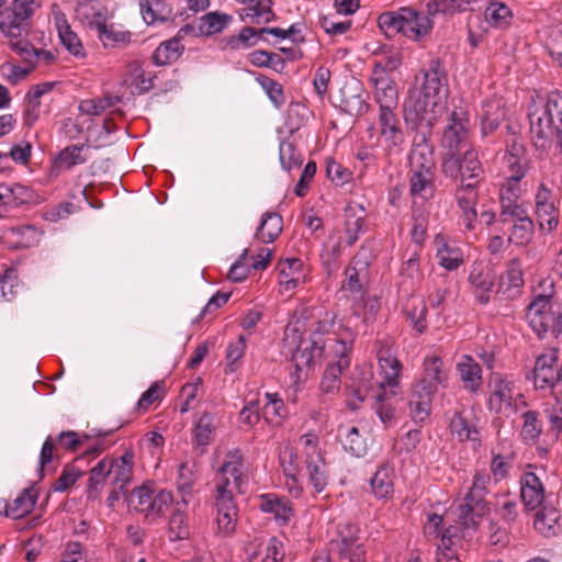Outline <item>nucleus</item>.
Wrapping results in <instances>:
<instances>
[{"mask_svg": "<svg viewBox=\"0 0 562 562\" xmlns=\"http://www.w3.org/2000/svg\"><path fill=\"white\" fill-rule=\"evenodd\" d=\"M560 515L555 507L542 505L541 509L537 513L533 526L538 532L544 537L557 535L559 529L558 521Z\"/></svg>", "mask_w": 562, "mask_h": 562, "instance_id": "nucleus-45", "label": "nucleus"}, {"mask_svg": "<svg viewBox=\"0 0 562 562\" xmlns=\"http://www.w3.org/2000/svg\"><path fill=\"white\" fill-rule=\"evenodd\" d=\"M378 24L387 37H393L401 33L414 41H419L427 36L432 27L431 21L427 15L406 7L400 8L396 11L381 13L378 18Z\"/></svg>", "mask_w": 562, "mask_h": 562, "instance_id": "nucleus-5", "label": "nucleus"}, {"mask_svg": "<svg viewBox=\"0 0 562 562\" xmlns=\"http://www.w3.org/2000/svg\"><path fill=\"white\" fill-rule=\"evenodd\" d=\"M529 132L533 146L553 155L562 154V94L554 90L528 105Z\"/></svg>", "mask_w": 562, "mask_h": 562, "instance_id": "nucleus-1", "label": "nucleus"}, {"mask_svg": "<svg viewBox=\"0 0 562 562\" xmlns=\"http://www.w3.org/2000/svg\"><path fill=\"white\" fill-rule=\"evenodd\" d=\"M304 265L299 258H286L281 260L278 265L279 270V284L285 291L295 289L304 281Z\"/></svg>", "mask_w": 562, "mask_h": 562, "instance_id": "nucleus-30", "label": "nucleus"}, {"mask_svg": "<svg viewBox=\"0 0 562 562\" xmlns=\"http://www.w3.org/2000/svg\"><path fill=\"white\" fill-rule=\"evenodd\" d=\"M403 311L411 321L412 327L419 334L427 328V307L424 299L418 295H412L403 306Z\"/></svg>", "mask_w": 562, "mask_h": 562, "instance_id": "nucleus-43", "label": "nucleus"}, {"mask_svg": "<svg viewBox=\"0 0 562 562\" xmlns=\"http://www.w3.org/2000/svg\"><path fill=\"white\" fill-rule=\"evenodd\" d=\"M526 317L532 330L539 338L552 336L558 338L562 334V312L553 311L552 304L541 300H532L528 305Z\"/></svg>", "mask_w": 562, "mask_h": 562, "instance_id": "nucleus-8", "label": "nucleus"}, {"mask_svg": "<svg viewBox=\"0 0 562 562\" xmlns=\"http://www.w3.org/2000/svg\"><path fill=\"white\" fill-rule=\"evenodd\" d=\"M457 371L465 390L477 393L482 389V369L472 357L463 356L457 364Z\"/></svg>", "mask_w": 562, "mask_h": 562, "instance_id": "nucleus-29", "label": "nucleus"}, {"mask_svg": "<svg viewBox=\"0 0 562 562\" xmlns=\"http://www.w3.org/2000/svg\"><path fill=\"white\" fill-rule=\"evenodd\" d=\"M311 317L314 318L310 325L311 339H322L321 336L328 334L334 326L335 315L323 307L312 308Z\"/></svg>", "mask_w": 562, "mask_h": 562, "instance_id": "nucleus-52", "label": "nucleus"}, {"mask_svg": "<svg viewBox=\"0 0 562 562\" xmlns=\"http://www.w3.org/2000/svg\"><path fill=\"white\" fill-rule=\"evenodd\" d=\"M241 467V451L239 449L228 451L217 474L216 495L233 494L232 490H229L232 484L229 476L233 477L234 486L237 490H240V484L243 481Z\"/></svg>", "mask_w": 562, "mask_h": 562, "instance_id": "nucleus-14", "label": "nucleus"}, {"mask_svg": "<svg viewBox=\"0 0 562 562\" xmlns=\"http://www.w3.org/2000/svg\"><path fill=\"white\" fill-rule=\"evenodd\" d=\"M520 497L528 510H533L543 504L544 487L533 472H525L520 477Z\"/></svg>", "mask_w": 562, "mask_h": 562, "instance_id": "nucleus-23", "label": "nucleus"}, {"mask_svg": "<svg viewBox=\"0 0 562 562\" xmlns=\"http://www.w3.org/2000/svg\"><path fill=\"white\" fill-rule=\"evenodd\" d=\"M122 101L120 95H106L100 99H88L81 101L79 110L87 115H100L106 109L112 108Z\"/></svg>", "mask_w": 562, "mask_h": 562, "instance_id": "nucleus-57", "label": "nucleus"}, {"mask_svg": "<svg viewBox=\"0 0 562 562\" xmlns=\"http://www.w3.org/2000/svg\"><path fill=\"white\" fill-rule=\"evenodd\" d=\"M460 159L462 167L461 183L475 182L476 187L484 172L477 153L473 149H467Z\"/></svg>", "mask_w": 562, "mask_h": 562, "instance_id": "nucleus-48", "label": "nucleus"}, {"mask_svg": "<svg viewBox=\"0 0 562 562\" xmlns=\"http://www.w3.org/2000/svg\"><path fill=\"white\" fill-rule=\"evenodd\" d=\"M41 7V0H13L0 21L1 33L10 40L11 49L16 52L25 60L37 55V52L29 41L22 38L25 22Z\"/></svg>", "mask_w": 562, "mask_h": 562, "instance_id": "nucleus-4", "label": "nucleus"}, {"mask_svg": "<svg viewBox=\"0 0 562 562\" xmlns=\"http://www.w3.org/2000/svg\"><path fill=\"white\" fill-rule=\"evenodd\" d=\"M446 86L447 75L445 67L438 58H434L429 61L428 69L424 71V82L418 92L440 103L441 93Z\"/></svg>", "mask_w": 562, "mask_h": 562, "instance_id": "nucleus-17", "label": "nucleus"}, {"mask_svg": "<svg viewBox=\"0 0 562 562\" xmlns=\"http://www.w3.org/2000/svg\"><path fill=\"white\" fill-rule=\"evenodd\" d=\"M42 233L33 225H19L8 231V238L14 247L29 248L38 244Z\"/></svg>", "mask_w": 562, "mask_h": 562, "instance_id": "nucleus-47", "label": "nucleus"}, {"mask_svg": "<svg viewBox=\"0 0 562 562\" xmlns=\"http://www.w3.org/2000/svg\"><path fill=\"white\" fill-rule=\"evenodd\" d=\"M524 425L521 428V438L525 442H536L542 432V420L540 413L536 411H527L522 414Z\"/></svg>", "mask_w": 562, "mask_h": 562, "instance_id": "nucleus-54", "label": "nucleus"}, {"mask_svg": "<svg viewBox=\"0 0 562 562\" xmlns=\"http://www.w3.org/2000/svg\"><path fill=\"white\" fill-rule=\"evenodd\" d=\"M189 536L188 518L180 509H176L169 520V539L171 541H178L188 539Z\"/></svg>", "mask_w": 562, "mask_h": 562, "instance_id": "nucleus-60", "label": "nucleus"}, {"mask_svg": "<svg viewBox=\"0 0 562 562\" xmlns=\"http://www.w3.org/2000/svg\"><path fill=\"white\" fill-rule=\"evenodd\" d=\"M329 342L327 341V347ZM326 344L323 339H310L308 341H301L296 350L293 352L291 362L294 371L290 373L292 385H297L300 381V373L304 369H308L316 359L321 358Z\"/></svg>", "mask_w": 562, "mask_h": 562, "instance_id": "nucleus-13", "label": "nucleus"}, {"mask_svg": "<svg viewBox=\"0 0 562 562\" xmlns=\"http://www.w3.org/2000/svg\"><path fill=\"white\" fill-rule=\"evenodd\" d=\"M247 4L239 12V16L244 22L251 24L268 23L274 18L271 9V0H237Z\"/></svg>", "mask_w": 562, "mask_h": 562, "instance_id": "nucleus-28", "label": "nucleus"}, {"mask_svg": "<svg viewBox=\"0 0 562 562\" xmlns=\"http://www.w3.org/2000/svg\"><path fill=\"white\" fill-rule=\"evenodd\" d=\"M488 387L490 411L497 414H509L514 411L516 397H520L521 394L515 392L513 381H509L499 373H495L490 380Z\"/></svg>", "mask_w": 562, "mask_h": 562, "instance_id": "nucleus-12", "label": "nucleus"}, {"mask_svg": "<svg viewBox=\"0 0 562 562\" xmlns=\"http://www.w3.org/2000/svg\"><path fill=\"white\" fill-rule=\"evenodd\" d=\"M379 372L382 376L381 380L373 379V371L371 367H357L355 375L346 387L359 401L363 402L378 392H384L390 389L392 395H396V389L400 385V376L403 366L394 355L392 348L387 345L380 342L378 349Z\"/></svg>", "mask_w": 562, "mask_h": 562, "instance_id": "nucleus-2", "label": "nucleus"}, {"mask_svg": "<svg viewBox=\"0 0 562 562\" xmlns=\"http://www.w3.org/2000/svg\"><path fill=\"white\" fill-rule=\"evenodd\" d=\"M475 182L460 183L454 192V198L458 203V206L461 209L463 213V224L469 231L474 229L477 218V213L475 210Z\"/></svg>", "mask_w": 562, "mask_h": 562, "instance_id": "nucleus-19", "label": "nucleus"}, {"mask_svg": "<svg viewBox=\"0 0 562 562\" xmlns=\"http://www.w3.org/2000/svg\"><path fill=\"white\" fill-rule=\"evenodd\" d=\"M438 108H440V103L437 100L414 91L403 103L404 120L415 127L425 124L428 128H431L436 121Z\"/></svg>", "mask_w": 562, "mask_h": 562, "instance_id": "nucleus-10", "label": "nucleus"}, {"mask_svg": "<svg viewBox=\"0 0 562 562\" xmlns=\"http://www.w3.org/2000/svg\"><path fill=\"white\" fill-rule=\"evenodd\" d=\"M142 14L147 24H153L168 20L170 10L162 0H147L142 5Z\"/></svg>", "mask_w": 562, "mask_h": 562, "instance_id": "nucleus-58", "label": "nucleus"}, {"mask_svg": "<svg viewBox=\"0 0 562 562\" xmlns=\"http://www.w3.org/2000/svg\"><path fill=\"white\" fill-rule=\"evenodd\" d=\"M338 554L347 562H367L364 546L352 538L342 537Z\"/></svg>", "mask_w": 562, "mask_h": 562, "instance_id": "nucleus-56", "label": "nucleus"}, {"mask_svg": "<svg viewBox=\"0 0 562 562\" xmlns=\"http://www.w3.org/2000/svg\"><path fill=\"white\" fill-rule=\"evenodd\" d=\"M390 389L384 392H378L373 395L372 407L379 416L382 424L386 427L391 426L395 419V408L391 403Z\"/></svg>", "mask_w": 562, "mask_h": 562, "instance_id": "nucleus-53", "label": "nucleus"}, {"mask_svg": "<svg viewBox=\"0 0 562 562\" xmlns=\"http://www.w3.org/2000/svg\"><path fill=\"white\" fill-rule=\"evenodd\" d=\"M153 491L147 486H140L130 495L128 505L136 512L144 513L146 517H149L150 503H151Z\"/></svg>", "mask_w": 562, "mask_h": 562, "instance_id": "nucleus-63", "label": "nucleus"}, {"mask_svg": "<svg viewBox=\"0 0 562 562\" xmlns=\"http://www.w3.org/2000/svg\"><path fill=\"white\" fill-rule=\"evenodd\" d=\"M75 16L82 24L97 29L106 21V10L97 0H80L75 9Z\"/></svg>", "mask_w": 562, "mask_h": 562, "instance_id": "nucleus-32", "label": "nucleus"}, {"mask_svg": "<svg viewBox=\"0 0 562 562\" xmlns=\"http://www.w3.org/2000/svg\"><path fill=\"white\" fill-rule=\"evenodd\" d=\"M370 82L374 87V100L379 109L397 108L398 92L391 77H371Z\"/></svg>", "mask_w": 562, "mask_h": 562, "instance_id": "nucleus-27", "label": "nucleus"}, {"mask_svg": "<svg viewBox=\"0 0 562 562\" xmlns=\"http://www.w3.org/2000/svg\"><path fill=\"white\" fill-rule=\"evenodd\" d=\"M328 342L331 361L325 369L319 389L325 394H336L340 390V375L350 367L352 340L329 338Z\"/></svg>", "mask_w": 562, "mask_h": 562, "instance_id": "nucleus-7", "label": "nucleus"}, {"mask_svg": "<svg viewBox=\"0 0 562 562\" xmlns=\"http://www.w3.org/2000/svg\"><path fill=\"white\" fill-rule=\"evenodd\" d=\"M86 145H70L64 148L57 157V166L59 168L70 169L76 165H81L87 161V158L81 155Z\"/></svg>", "mask_w": 562, "mask_h": 562, "instance_id": "nucleus-59", "label": "nucleus"}, {"mask_svg": "<svg viewBox=\"0 0 562 562\" xmlns=\"http://www.w3.org/2000/svg\"><path fill=\"white\" fill-rule=\"evenodd\" d=\"M0 198L2 206L18 207L31 202L34 198V192L32 189L19 183H0Z\"/></svg>", "mask_w": 562, "mask_h": 562, "instance_id": "nucleus-37", "label": "nucleus"}, {"mask_svg": "<svg viewBox=\"0 0 562 562\" xmlns=\"http://www.w3.org/2000/svg\"><path fill=\"white\" fill-rule=\"evenodd\" d=\"M503 160L507 172L506 178L521 180L529 169L530 159L525 146L520 143L512 144Z\"/></svg>", "mask_w": 562, "mask_h": 562, "instance_id": "nucleus-24", "label": "nucleus"}, {"mask_svg": "<svg viewBox=\"0 0 562 562\" xmlns=\"http://www.w3.org/2000/svg\"><path fill=\"white\" fill-rule=\"evenodd\" d=\"M358 212L355 207L348 206L345 218L346 244L352 246L359 239V236L366 232L364 209L358 205Z\"/></svg>", "mask_w": 562, "mask_h": 562, "instance_id": "nucleus-38", "label": "nucleus"}, {"mask_svg": "<svg viewBox=\"0 0 562 562\" xmlns=\"http://www.w3.org/2000/svg\"><path fill=\"white\" fill-rule=\"evenodd\" d=\"M535 206L539 228L546 233L552 232L558 225L559 213L554 207L551 190L543 183L538 188Z\"/></svg>", "mask_w": 562, "mask_h": 562, "instance_id": "nucleus-15", "label": "nucleus"}, {"mask_svg": "<svg viewBox=\"0 0 562 562\" xmlns=\"http://www.w3.org/2000/svg\"><path fill=\"white\" fill-rule=\"evenodd\" d=\"M371 491L376 498L386 499L392 497L393 469L387 463H382L370 480Z\"/></svg>", "mask_w": 562, "mask_h": 562, "instance_id": "nucleus-36", "label": "nucleus"}, {"mask_svg": "<svg viewBox=\"0 0 562 562\" xmlns=\"http://www.w3.org/2000/svg\"><path fill=\"white\" fill-rule=\"evenodd\" d=\"M112 474V467L109 459H102L90 471L88 487L90 492H99L104 485L105 479Z\"/></svg>", "mask_w": 562, "mask_h": 562, "instance_id": "nucleus-64", "label": "nucleus"}, {"mask_svg": "<svg viewBox=\"0 0 562 562\" xmlns=\"http://www.w3.org/2000/svg\"><path fill=\"white\" fill-rule=\"evenodd\" d=\"M402 64L401 54L397 50L389 49L374 60L371 77H390Z\"/></svg>", "mask_w": 562, "mask_h": 562, "instance_id": "nucleus-50", "label": "nucleus"}, {"mask_svg": "<svg viewBox=\"0 0 562 562\" xmlns=\"http://www.w3.org/2000/svg\"><path fill=\"white\" fill-rule=\"evenodd\" d=\"M447 380L448 374L441 358L436 355L427 356L423 363V374L411 390L408 406L414 422L422 423L429 416L432 397L439 386L446 385Z\"/></svg>", "mask_w": 562, "mask_h": 562, "instance_id": "nucleus-3", "label": "nucleus"}, {"mask_svg": "<svg viewBox=\"0 0 562 562\" xmlns=\"http://www.w3.org/2000/svg\"><path fill=\"white\" fill-rule=\"evenodd\" d=\"M409 192L413 196L429 200L435 193V172L408 171Z\"/></svg>", "mask_w": 562, "mask_h": 562, "instance_id": "nucleus-41", "label": "nucleus"}, {"mask_svg": "<svg viewBox=\"0 0 562 562\" xmlns=\"http://www.w3.org/2000/svg\"><path fill=\"white\" fill-rule=\"evenodd\" d=\"M282 216L276 212H266L261 217L255 238L261 243L274 241L282 232Z\"/></svg>", "mask_w": 562, "mask_h": 562, "instance_id": "nucleus-42", "label": "nucleus"}, {"mask_svg": "<svg viewBox=\"0 0 562 562\" xmlns=\"http://www.w3.org/2000/svg\"><path fill=\"white\" fill-rule=\"evenodd\" d=\"M532 235V220H522L521 222L512 225L508 243L515 244L517 246H525L531 240Z\"/></svg>", "mask_w": 562, "mask_h": 562, "instance_id": "nucleus-61", "label": "nucleus"}, {"mask_svg": "<svg viewBox=\"0 0 562 562\" xmlns=\"http://www.w3.org/2000/svg\"><path fill=\"white\" fill-rule=\"evenodd\" d=\"M260 509L265 513L273 514L276 521L279 525H286L293 516V509L290 501L286 498H280L272 494H266L260 496Z\"/></svg>", "mask_w": 562, "mask_h": 562, "instance_id": "nucleus-34", "label": "nucleus"}, {"mask_svg": "<svg viewBox=\"0 0 562 562\" xmlns=\"http://www.w3.org/2000/svg\"><path fill=\"white\" fill-rule=\"evenodd\" d=\"M484 18L490 26L505 29L510 24L513 13L505 3L494 1L485 8Z\"/></svg>", "mask_w": 562, "mask_h": 562, "instance_id": "nucleus-49", "label": "nucleus"}, {"mask_svg": "<svg viewBox=\"0 0 562 562\" xmlns=\"http://www.w3.org/2000/svg\"><path fill=\"white\" fill-rule=\"evenodd\" d=\"M470 120L463 110H453L448 114L447 125L441 134V147L445 153H460L469 145Z\"/></svg>", "mask_w": 562, "mask_h": 562, "instance_id": "nucleus-11", "label": "nucleus"}, {"mask_svg": "<svg viewBox=\"0 0 562 562\" xmlns=\"http://www.w3.org/2000/svg\"><path fill=\"white\" fill-rule=\"evenodd\" d=\"M342 254V237L339 232L331 233L324 243L321 254L322 262L328 271L336 268L337 261Z\"/></svg>", "mask_w": 562, "mask_h": 562, "instance_id": "nucleus-51", "label": "nucleus"}, {"mask_svg": "<svg viewBox=\"0 0 562 562\" xmlns=\"http://www.w3.org/2000/svg\"><path fill=\"white\" fill-rule=\"evenodd\" d=\"M396 108L379 109L380 133L387 143L389 148H397L404 143V134L400 119L395 114Z\"/></svg>", "mask_w": 562, "mask_h": 562, "instance_id": "nucleus-20", "label": "nucleus"}, {"mask_svg": "<svg viewBox=\"0 0 562 562\" xmlns=\"http://www.w3.org/2000/svg\"><path fill=\"white\" fill-rule=\"evenodd\" d=\"M342 447L355 457H362L367 452L366 439L356 426H341L338 430Z\"/></svg>", "mask_w": 562, "mask_h": 562, "instance_id": "nucleus-46", "label": "nucleus"}, {"mask_svg": "<svg viewBox=\"0 0 562 562\" xmlns=\"http://www.w3.org/2000/svg\"><path fill=\"white\" fill-rule=\"evenodd\" d=\"M97 36L105 48H116L126 46L131 42V32L123 31L114 24H108L104 21L97 29Z\"/></svg>", "mask_w": 562, "mask_h": 562, "instance_id": "nucleus-39", "label": "nucleus"}, {"mask_svg": "<svg viewBox=\"0 0 562 562\" xmlns=\"http://www.w3.org/2000/svg\"><path fill=\"white\" fill-rule=\"evenodd\" d=\"M495 277L492 271L481 263H474L469 273V282L474 289L476 301L486 305L490 302V293L494 286Z\"/></svg>", "mask_w": 562, "mask_h": 562, "instance_id": "nucleus-21", "label": "nucleus"}, {"mask_svg": "<svg viewBox=\"0 0 562 562\" xmlns=\"http://www.w3.org/2000/svg\"><path fill=\"white\" fill-rule=\"evenodd\" d=\"M194 29L186 25L179 30L176 36L159 44L153 54V61L157 66L170 65L179 59L184 52V46L181 44L183 34L193 32Z\"/></svg>", "mask_w": 562, "mask_h": 562, "instance_id": "nucleus-18", "label": "nucleus"}, {"mask_svg": "<svg viewBox=\"0 0 562 562\" xmlns=\"http://www.w3.org/2000/svg\"><path fill=\"white\" fill-rule=\"evenodd\" d=\"M435 168L434 146L425 133L417 134L409 153V171L435 172Z\"/></svg>", "mask_w": 562, "mask_h": 562, "instance_id": "nucleus-16", "label": "nucleus"}, {"mask_svg": "<svg viewBox=\"0 0 562 562\" xmlns=\"http://www.w3.org/2000/svg\"><path fill=\"white\" fill-rule=\"evenodd\" d=\"M109 465L112 467V484L119 486L121 491H126V486L132 480L134 452L126 450L121 458L109 459Z\"/></svg>", "mask_w": 562, "mask_h": 562, "instance_id": "nucleus-33", "label": "nucleus"}, {"mask_svg": "<svg viewBox=\"0 0 562 562\" xmlns=\"http://www.w3.org/2000/svg\"><path fill=\"white\" fill-rule=\"evenodd\" d=\"M450 430L460 441H473L480 443V431L471 411L456 412L450 420Z\"/></svg>", "mask_w": 562, "mask_h": 562, "instance_id": "nucleus-26", "label": "nucleus"}, {"mask_svg": "<svg viewBox=\"0 0 562 562\" xmlns=\"http://www.w3.org/2000/svg\"><path fill=\"white\" fill-rule=\"evenodd\" d=\"M36 501L37 492L33 487L24 488L12 503H5V516L20 519L33 510Z\"/></svg>", "mask_w": 562, "mask_h": 562, "instance_id": "nucleus-40", "label": "nucleus"}, {"mask_svg": "<svg viewBox=\"0 0 562 562\" xmlns=\"http://www.w3.org/2000/svg\"><path fill=\"white\" fill-rule=\"evenodd\" d=\"M491 475L486 472H476L470 491L463 503L459 506V524L465 531L475 530L482 518L490 513V505L485 501Z\"/></svg>", "mask_w": 562, "mask_h": 562, "instance_id": "nucleus-6", "label": "nucleus"}, {"mask_svg": "<svg viewBox=\"0 0 562 562\" xmlns=\"http://www.w3.org/2000/svg\"><path fill=\"white\" fill-rule=\"evenodd\" d=\"M262 35L263 33L260 32V29L246 26L241 29L240 33L237 36H232L228 40L227 45L232 49H239L241 47L247 48L256 45Z\"/></svg>", "mask_w": 562, "mask_h": 562, "instance_id": "nucleus-62", "label": "nucleus"}, {"mask_svg": "<svg viewBox=\"0 0 562 562\" xmlns=\"http://www.w3.org/2000/svg\"><path fill=\"white\" fill-rule=\"evenodd\" d=\"M306 470L310 481L317 493L325 490L327 485V472L324 458L319 451L305 452Z\"/></svg>", "mask_w": 562, "mask_h": 562, "instance_id": "nucleus-35", "label": "nucleus"}, {"mask_svg": "<svg viewBox=\"0 0 562 562\" xmlns=\"http://www.w3.org/2000/svg\"><path fill=\"white\" fill-rule=\"evenodd\" d=\"M522 285V269L519 260L514 258L508 262L505 273L502 274L496 293L507 300H514L519 295Z\"/></svg>", "mask_w": 562, "mask_h": 562, "instance_id": "nucleus-25", "label": "nucleus"}, {"mask_svg": "<svg viewBox=\"0 0 562 562\" xmlns=\"http://www.w3.org/2000/svg\"><path fill=\"white\" fill-rule=\"evenodd\" d=\"M55 86V82H43L30 88L25 95V106L23 110L24 125L31 127L40 119L41 99L48 94Z\"/></svg>", "mask_w": 562, "mask_h": 562, "instance_id": "nucleus-22", "label": "nucleus"}, {"mask_svg": "<svg viewBox=\"0 0 562 562\" xmlns=\"http://www.w3.org/2000/svg\"><path fill=\"white\" fill-rule=\"evenodd\" d=\"M438 263L448 271L458 269L463 263L462 250L446 243L443 239H436Z\"/></svg>", "mask_w": 562, "mask_h": 562, "instance_id": "nucleus-44", "label": "nucleus"}, {"mask_svg": "<svg viewBox=\"0 0 562 562\" xmlns=\"http://www.w3.org/2000/svg\"><path fill=\"white\" fill-rule=\"evenodd\" d=\"M340 109L350 115H361L368 109L363 89L358 82L347 85L340 90Z\"/></svg>", "mask_w": 562, "mask_h": 562, "instance_id": "nucleus-31", "label": "nucleus"}, {"mask_svg": "<svg viewBox=\"0 0 562 562\" xmlns=\"http://www.w3.org/2000/svg\"><path fill=\"white\" fill-rule=\"evenodd\" d=\"M215 431L214 416L204 412L196 420L193 429L194 440L199 446H206Z\"/></svg>", "mask_w": 562, "mask_h": 562, "instance_id": "nucleus-55", "label": "nucleus"}, {"mask_svg": "<svg viewBox=\"0 0 562 562\" xmlns=\"http://www.w3.org/2000/svg\"><path fill=\"white\" fill-rule=\"evenodd\" d=\"M90 438V435H80L75 430L60 431L56 437L47 436L42 445L38 458L37 471L40 476L44 475L45 468L58 457L59 450L76 452Z\"/></svg>", "mask_w": 562, "mask_h": 562, "instance_id": "nucleus-9", "label": "nucleus"}]
</instances>
